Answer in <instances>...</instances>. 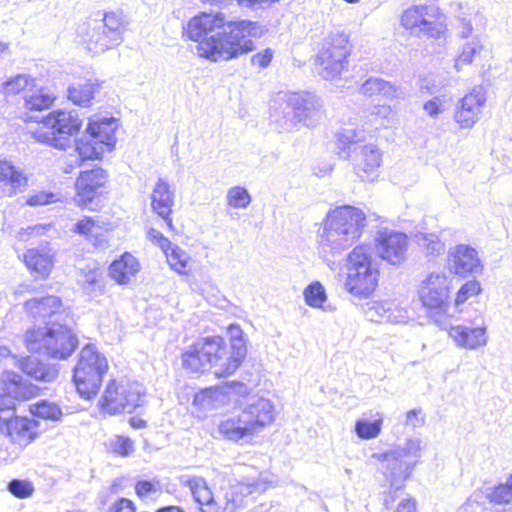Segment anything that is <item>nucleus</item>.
<instances>
[{
  "instance_id": "2",
  "label": "nucleus",
  "mask_w": 512,
  "mask_h": 512,
  "mask_svg": "<svg viewBox=\"0 0 512 512\" xmlns=\"http://www.w3.org/2000/svg\"><path fill=\"white\" fill-rule=\"evenodd\" d=\"M229 333L230 348L220 336L197 340L182 353L183 368L193 374L211 370L218 378L233 374L245 359L247 348L239 326L231 325Z\"/></svg>"
},
{
  "instance_id": "1",
  "label": "nucleus",
  "mask_w": 512,
  "mask_h": 512,
  "mask_svg": "<svg viewBox=\"0 0 512 512\" xmlns=\"http://www.w3.org/2000/svg\"><path fill=\"white\" fill-rule=\"evenodd\" d=\"M189 39L197 42L196 53L213 62L228 61L254 49L250 36L262 33L257 22L230 20L224 13H201L184 29Z\"/></svg>"
},
{
  "instance_id": "17",
  "label": "nucleus",
  "mask_w": 512,
  "mask_h": 512,
  "mask_svg": "<svg viewBox=\"0 0 512 512\" xmlns=\"http://www.w3.org/2000/svg\"><path fill=\"white\" fill-rule=\"evenodd\" d=\"M373 459L384 463V475L389 481L391 488L399 490L403 483L413 472L417 461L403 460L391 450L384 453H374Z\"/></svg>"
},
{
  "instance_id": "44",
  "label": "nucleus",
  "mask_w": 512,
  "mask_h": 512,
  "mask_svg": "<svg viewBox=\"0 0 512 512\" xmlns=\"http://www.w3.org/2000/svg\"><path fill=\"white\" fill-rule=\"evenodd\" d=\"M167 261L170 267L179 274H185L188 262L190 260L189 254L177 245L167 252Z\"/></svg>"
},
{
  "instance_id": "20",
  "label": "nucleus",
  "mask_w": 512,
  "mask_h": 512,
  "mask_svg": "<svg viewBox=\"0 0 512 512\" xmlns=\"http://www.w3.org/2000/svg\"><path fill=\"white\" fill-rule=\"evenodd\" d=\"M287 105L292 109L294 118L306 126H314L321 117L322 103L311 93H294L287 99Z\"/></svg>"
},
{
  "instance_id": "49",
  "label": "nucleus",
  "mask_w": 512,
  "mask_h": 512,
  "mask_svg": "<svg viewBox=\"0 0 512 512\" xmlns=\"http://www.w3.org/2000/svg\"><path fill=\"white\" fill-rule=\"evenodd\" d=\"M421 443L422 441L419 438H410L407 439L404 446H398L391 449V451L403 460L408 458H418L420 457Z\"/></svg>"
},
{
  "instance_id": "36",
  "label": "nucleus",
  "mask_w": 512,
  "mask_h": 512,
  "mask_svg": "<svg viewBox=\"0 0 512 512\" xmlns=\"http://www.w3.org/2000/svg\"><path fill=\"white\" fill-rule=\"evenodd\" d=\"M376 416L377 418L373 421L359 419L355 422L354 431L360 439L369 440L379 436L383 425V415L377 412Z\"/></svg>"
},
{
  "instance_id": "38",
  "label": "nucleus",
  "mask_w": 512,
  "mask_h": 512,
  "mask_svg": "<svg viewBox=\"0 0 512 512\" xmlns=\"http://www.w3.org/2000/svg\"><path fill=\"white\" fill-rule=\"evenodd\" d=\"M31 413L41 419L59 421L62 416L61 408L47 400H41L30 407Z\"/></svg>"
},
{
  "instance_id": "9",
  "label": "nucleus",
  "mask_w": 512,
  "mask_h": 512,
  "mask_svg": "<svg viewBox=\"0 0 512 512\" xmlns=\"http://www.w3.org/2000/svg\"><path fill=\"white\" fill-rule=\"evenodd\" d=\"M43 126L33 132L37 142L65 150L71 143V136L77 133L82 120L76 110H54L42 120Z\"/></svg>"
},
{
  "instance_id": "56",
  "label": "nucleus",
  "mask_w": 512,
  "mask_h": 512,
  "mask_svg": "<svg viewBox=\"0 0 512 512\" xmlns=\"http://www.w3.org/2000/svg\"><path fill=\"white\" fill-rule=\"evenodd\" d=\"M55 201V195L50 192L41 191L28 198L26 203L29 206H41Z\"/></svg>"
},
{
  "instance_id": "7",
  "label": "nucleus",
  "mask_w": 512,
  "mask_h": 512,
  "mask_svg": "<svg viewBox=\"0 0 512 512\" xmlns=\"http://www.w3.org/2000/svg\"><path fill=\"white\" fill-rule=\"evenodd\" d=\"M346 268V291L359 298L372 294L378 285L379 269L366 247L356 246L348 254Z\"/></svg>"
},
{
  "instance_id": "54",
  "label": "nucleus",
  "mask_w": 512,
  "mask_h": 512,
  "mask_svg": "<svg viewBox=\"0 0 512 512\" xmlns=\"http://www.w3.org/2000/svg\"><path fill=\"white\" fill-rule=\"evenodd\" d=\"M371 114L382 119L383 121L381 122V125L383 126H388L395 118V113L391 107L387 105L374 106L371 110Z\"/></svg>"
},
{
  "instance_id": "39",
  "label": "nucleus",
  "mask_w": 512,
  "mask_h": 512,
  "mask_svg": "<svg viewBox=\"0 0 512 512\" xmlns=\"http://www.w3.org/2000/svg\"><path fill=\"white\" fill-rule=\"evenodd\" d=\"M366 316L373 322H394L396 318L392 313V303L388 301L372 303L366 310Z\"/></svg>"
},
{
  "instance_id": "14",
  "label": "nucleus",
  "mask_w": 512,
  "mask_h": 512,
  "mask_svg": "<svg viewBox=\"0 0 512 512\" xmlns=\"http://www.w3.org/2000/svg\"><path fill=\"white\" fill-rule=\"evenodd\" d=\"M449 279L445 273L432 272L422 280L419 297L422 304L429 309L443 310L449 297Z\"/></svg>"
},
{
  "instance_id": "12",
  "label": "nucleus",
  "mask_w": 512,
  "mask_h": 512,
  "mask_svg": "<svg viewBox=\"0 0 512 512\" xmlns=\"http://www.w3.org/2000/svg\"><path fill=\"white\" fill-rule=\"evenodd\" d=\"M351 52L349 37L346 33L336 31L328 34L316 56L318 73L324 79H334L348 65Z\"/></svg>"
},
{
  "instance_id": "48",
  "label": "nucleus",
  "mask_w": 512,
  "mask_h": 512,
  "mask_svg": "<svg viewBox=\"0 0 512 512\" xmlns=\"http://www.w3.org/2000/svg\"><path fill=\"white\" fill-rule=\"evenodd\" d=\"M32 365L36 366L35 371H33V375L31 378L42 381V382H53L58 377L59 371L54 365L45 364L41 361L39 362H30Z\"/></svg>"
},
{
  "instance_id": "22",
  "label": "nucleus",
  "mask_w": 512,
  "mask_h": 512,
  "mask_svg": "<svg viewBox=\"0 0 512 512\" xmlns=\"http://www.w3.org/2000/svg\"><path fill=\"white\" fill-rule=\"evenodd\" d=\"M326 222L353 236H361L365 226L364 212L350 205L339 206L327 214Z\"/></svg>"
},
{
  "instance_id": "25",
  "label": "nucleus",
  "mask_w": 512,
  "mask_h": 512,
  "mask_svg": "<svg viewBox=\"0 0 512 512\" xmlns=\"http://www.w3.org/2000/svg\"><path fill=\"white\" fill-rule=\"evenodd\" d=\"M150 200L152 211L164 220L169 229H173L171 214L175 204V191L165 179L159 178L157 180L152 189Z\"/></svg>"
},
{
  "instance_id": "19",
  "label": "nucleus",
  "mask_w": 512,
  "mask_h": 512,
  "mask_svg": "<svg viewBox=\"0 0 512 512\" xmlns=\"http://www.w3.org/2000/svg\"><path fill=\"white\" fill-rule=\"evenodd\" d=\"M107 179V172L100 167L82 171L75 182V201L77 204L85 207L91 203L97 197L99 189L105 185Z\"/></svg>"
},
{
  "instance_id": "28",
  "label": "nucleus",
  "mask_w": 512,
  "mask_h": 512,
  "mask_svg": "<svg viewBox=\"0 0 512 512\" xmlns=\"http://www.w3.org/2000/svg\"><path fill=\"white\" fill-rule=\"evenodd\" d=\"M6 374L9 385L6 387L7 392L4 393L3 384L0 383V414L13 410L17 399H25L31 394V391L23 387L21 375L7 371Z\"/></svg>"
},
{
  "instance_id": "10",
  "label": "nucleus",
  "mask_w": 512,
  "mask_h": 512,
  "mask_svg": "<svg viewBox=\"0 0 512 512\" xmlns=\"http://www.w3.org/2000/svg\"><path fill=\"white\" fill-rule=\"evenodd\" d=\"M107 370V359L95 346L87 344L82 348L73 371V381L82 398L90 399L97 394Z\"/></svg>"
},
{
  "instance_id": "16",
  "label": "nucleus",
  "mask_w": 512,
  "mask_h": 512,
  "mask_svg": "<svg viewBox=\"0 0 512 512\" xmlns=\"http://www.w3.org/2000/svg\"><path fill=\"white\" fill-rule=\"evenodd\" d=\"M14 410L0 414V431L12 442L27 445L37 435V423L27 417L14 416Z\"/></svg>"
},
{
  "instance_id": "52",
  "label": "nucleus",
  "mask_w": 512,
  "mask_h": 512,
  "mask_svg": "<svg viewBox=\"0 0 512 512\" xmlns=\"http://www.w3.org/2000/svg\"><path fill=\"white\" fill-rule=\"evenodd\" d=\"M135 492L141 499H146L161 492V484L158 480H140L135 485Z\"/></svg>"
},
{
  "instance_id": "41",
  "label": "nucleus",
  "mask_w": 512,
  "mask_h": 512,
  "mask_svg": "<svg viewBox=\"0 0 512 512\" xmlns=\"http://www.w3.org/2000/svg\"><path fill=\"white\" fill-rule=\"evenodd\" d=\"M483 49V45L481 44V41L479 38L474 37L471 41L466 42L455 62V68L457 70H460L461 65H468L471 64L474 60V57L480 53V51Z\"/></svg>"
},
{
  "instance_id": "57",
  "label": "nucleus",
  "mask_w": 512,
  "mask_h": 512,
  "mask_svg": "<svg viewBox=\"0 0 512 512\" xmlns=\"http://www.w3.org/2000/svg\"><path fill=\"white\" fill-rule=\"evenodd\" d=\"M425 423V416L421 409H412L406 414L405 424L414 428L422 427Z\"/></svg>"
},
{
  "instance_id": "47",
  "label": "nucleus",
  "mask_w": 512,
  "mask_h": 512,
  "mask_svg": "<svg viewBox=\"0 0 512 512\" xmlns=\"http://www.w3.org/2000/svg\"><path fill=\"white\" fill-rule=\"evenodd\" d=\"M32 365L36 366L35 371H33V375L31 378L42 381V382H53L58 377L59 371L54 365L45 364L41 361L39 362H30Z\"/></svg>"
},
{
  "instance_id": "55",
  "label": "nucleus",
  "mask_w": 512,
  "mask_h": 512,
  "mask_svg": "<svg viewBox=\"0 0 512 512\" xmlns=\"http://www.w3.org/2000/svg\"><path fill=\"white\" fill-rule=\"evenodd\" d=\"M273 55L274 51L271 48H266L251 57V64L260 68H266L271 63Z\"/></svg>"
},
{
  "instance_id": "50",
  "label": "nucleus",
  "mask_w": 512,
  "mask_h": 512,
  "mask_svg": "<svg viewBox=\"0 0 512 512\" xmlns=\"http://www.w3.org/2000/svg\"><path fill=\"white\" fill-rule=\"evenodd\" d=\"M34 85V80L25 74H18L17 76L7 80L3 89L6 94H17L29 86Z\"/></svg>"
},
{
  "instance_id": "40",
  "label": "nucleus",
  "mask_w": 512,
  "mask_h": 512,
  "mask_svg": "<svg viewBox=\"0 0 512 512\" xmlns=\"http://www.w3.org/2000/svg\"><path fill=\"white\" fill-rule=\"evenodd\" d=\"M486 497L490 503L499 505L510 503L512 500V474L505 483H500L499 485L489 489Z\"/></svg>"
},
{
  "instance_id": "60",
  "label": "nucleus",
  "mask_w": 512,
  "mask_h": 512,
  "mask_svg": "<svg viewBox=\"0 0 512 512\" xmlns=\"http://www.w3.org/2000/svg\"><path fill=\"white\" fill-rule=\"evenodd\" d=\"M39 362L40 360H38L37 358L35 357H32V356H28V357H25V358H22L20 360H18L17 362V365L19 367V369L25 373L27 376H29L30 378L32 377L33 375V371H35V368L36 366L32 365L30 362Z\"/></svg>"
},
{
  "instance_id": "34",
  "label": "nucleus",
  "mask_w": 512,
  "mask_h": 512,
  "mask_svg": "<svg viewBox=\"0 0 512 512\" xmlns=\"http://www.w3.org/2000/svg\"><path fill=\"white\" fill-rule=\"evenodd\" d=\"M97 226L91 217H83L74 225L73 231L79 235L85 236L88 240L93 241L95 246L105 247L107 244L104 234L98 233Z\"/></svg>"
},
{
  "instance_id": "8",
  "label": "nucleus",
  "mask_w": 512,
  "mask_h": 512,
  "mask_svg": "<svg viewBox=\"0 0 512 512\" xmlns=\"http://www.w3.org/2000/svg\"><path fill=\"white\" fill-rule=\"evenodd\" d=\"M116 128L114 117H91L85 134L75 140V150L80 161L98 159L104 152L111 151L116 144Z\"/></svg>"
},
{
  "instance_id": "18",
  "label": "nucleus",
  "mask_w": 512,
  "mask_h": 512,
  "mask_svg": "<svg viewBox=\"0 0 512 512\" xmlns=\"http://www.w3.org/2000/svg\"><path fill=\"white\" fill-rule=\"evenodd\" d=\"M448 268L460 276L475 275L482 271V263L475 248L458 244L448 252Z\"/></svg>"
},
{
  "instance_id": "27",
  "label": "nucleus",
  "mask_w": 512,
  "mask_h": 512,
  "mask_svg": "<svg viewBox=\"0 0 512 512\" xmlns=\"http://www.w3.org/2000/svg\"><path fill=\"white\" fill-rule=\"evenodd\" d=\"M448 334L458 347L469 350H476L483 347L488 341L485 326L468 327L464 325H451Z\"/></svg>"
},
{
  "instance_id": "24",
  "label": "nucleus",
  "mask_w": 512,
  "mask_h": 512,
  "mask_svg": "<svg viewBox=\"0 0 512 512\" xmlns=\"http://www.w3.org/2000/svg\"><path fill=\"white\" fill-rule=\"evenodd\" d=\"M24 307L35 322L44 323L45 326L50 321L60 322L65 316L61 311V299L54 295L30 299Z\"/></svg>"
},
{
  "instance_id": "37",
  "label": "nucleus",
  "mask_w": 512,
  "mask_h": 512,
  "mask_svg": "<svg viewBox=\"0 0 512 512\" xmlns=\"http://www.w3.org/2000/svg\"><path fill=\"white\" fill-rule=\"evenodd\" d=\"M54 100L55 97L45 89H39L24 96L25 107L30 112L49 109Z\"/></svg>"
},
{
  "instance_id": "13",
  "label": "nucleus",
  "mask_w": 512,
  "mask_h": 512,
  "mask_svg": "<svg viewBox=\"0 0 512 512\" xmlns=\"http://www.w3.org/2000/svg\"><path fill=\"white\" fill-rule=\"evenodd\" d=\"M439 15V8L433 4L413 5L403 12L401 24L420 37L439 40L447 33L446 25L438 21Z\"/></svg>"
},
{
  "instance_id": "21",
  "label": "nucleus",
  "mask_w": 512,
  "mask_h": 512,
  "mask_svg": "<svg viewBox=\"0 0 512 512\" xmlns=\"http://www.w3.org/2000/svg\"><path fill=\"white\" fill-rule=\"evenodd\" d=\"M486 102V96L481 87H475L466 94L457 104L454 115L455 121L461 128L467 129L474 126L479 120L481 110Z\"/></svg>"
},
{
  "instance_id": "33",
  "label": "nucleus",
  "mask_w": 512,
  "mask_h": 512,
  "mask_svg": "<svg viewBox=\"0 0 512 512\" xmlns=\"http://www.w3.org/2000/svg\"><path fill=\"white\" fill-rule=\"evenodd\" d=\"M26 266L42 277L48 276L53 266L52 256L41 249L32 248L24 254Z\"/></svg>"
},
{
  "instance_id": "45",
  "label": "nucleus",
  "mask_w": 512,
  "mask_h": 512,
  "mask_svg": "<svg viewBox=\"0 0 512 512\" xmlns=\"http://www.w3.org/2000/svg\"><path fill=\"white\" fill-rule=\"evenodd\" d=\"M418 243L428 256L439 255L444 251V244L441 242L438 235L433 233L422 234L418 238Z\"/></svg>"
},
{
  "instance_id": "43",
  "label": "nucleus",
  "mask_w": 512,
  "mask_h": 512,
  "mask_svg": "<svg viewBox=\"0 0 512 512\" xmlns=\"http://www.w3.org/2000/svg\"><path fill=\"white\" fill-rule=\"evenodd\" d=\"M251 200L248 190L241 186L231 187L226 195L227 205L237 209L247 208Z\"/></svg>"
},
{
  "instance_id": "29",
  "label": "nucleus",
  "mask_w": 512,
  "mask_h": 512,
  "mask_svg": "<svg viewBox=\"0 0 512 512\" xmlns=\"http://www.w3.org/2000/svg\"><path fill=\"white\" fill-rule=\"evenodd\" d=\"M194 500L203 512H219L222 508L207 485L206 480L200 476L190 477L185 481Z\"/></svg>"
},
{
  "instance_id": "5",
  "label": "nucleus",
  "mask_w": 512,
  "mask_h": 512,
  "mask_svg": "<svg viewBox=\"0 0 512 512\" xmlns=\"http://www.w3.org/2000/svg\"><path fill=\"white\" fill-rule=\"evenodd\" d=\"M79 28V35L94 53H103L120 45L125 31L124 14L122 11L101 12L95 14Z\"/></svg>"
},
{
  "instance_id": "61",
  "label": "nucleus",
  "mask_w": 512,
  "mask_h": 512,
  "mask_svg": "<svg viewBox=\"0 0 512 512\" xmlns=\"http://www.w3.org/2000/svg\"><path fill=\"white\" fill-rule=\"evenodd\" d=\"M18 359L11 354L10 350L6 346H0V367L3 366L5 369L9 365H17Z\"/></svg>"
},
{
  "instance_id": "30",
  "label": "nucleus",
  "mask_w": 512,
  "mask_h": 512,
  "mask_svg": "<svg viewBox=\"0 0 512 512\" xmlns=\"http://www.w3.org/2000/svg\"><path fill=\"white\" fill-rule=\"evenodd\" d=\"M102 83L97 79L73 83L67 89V97L75 105L88 107L92 105L95 95L100 92Z\"/></svg>"
},
{
  "instance_id": "59",
  "label": "nucleus",
  "mask_w": 512,
  "mask_h": 512,
  "mask_svg": "<svg viewBox=\"0 0 512 512\" xmlns=\"http://www.w3.org/2000/svg\"><path fill=\"white\" fill-rule=\"evenodd\" d=\"M423 109L429 116L435 118L443 111L442 101L440 98L434 97L433 99L424 103Z\"/></svg>"
},
{
  "instance_id": "11",
  "label": "nucleus",
  "mask_w": 512,
  "mask_h": 512,
  "mask_svg": "<svg viewBox=\"0 0 512 512\" xmlns=\"http://www.w3.org/2000/svg\"><path fill=\"white\" fill-rule=\"evenodd\" d=\"M146 402V390L138 382L110 380L101 396V409L110 415L132 413Z\"/></svg>"
},
{
  "instance_id": "62",
  "label": "nucleus",
  "mask_w": 512,
  "mask_h": 512,
  "mask_svg": "<svg viewBox=\"0 0 512 512\" xmlns=\"http://www.w3.org/2000/svg\"><path fill=\"white\" fill-rule=\"evenodd\" d=\"M108 512H135L134 504L127 498L119 499Z\"/></svg>"
},
{
  "instance_id": "63",
  "label": "nucleus",
  "mask_w": 512,
  "mask_h": 512,
  "mask_svg": "<svg viewBox=\"0 0 512 512\" xmlns=\"http://www.w3.org/2000/svg\"><path fill=\"white\" fill-rule=\"evenodd\" d=\"M98 281V273L95 270H90L83 276V279L80 280L84 289L91 291L94 289L95 284Z\"/></svg>"
},
{
  "instance_id": "23",
  "label": "nucleus",
  "mask_w": 512,
  "mask_h": 512,
  "mask_svg": "<svg viewBox=\"0 0 512 512\" xmlns=\"http://www.w3.org/2000/svg\"><path fill=\"white\" fill-rule=\"evenodd\" d=\"M360 237L347 234L345 231L333 227L325 221L321 234L319 235V249L325 256L341 255L343 251L350 248Z\"/></svg>"
},
{
  "instance_id": "26",
  "label": "nucleus",
  "mask_w": 512,
  "mask_h": 512,
  "mask_svg": "<svg viewBox=\"0 0 512 512\" xmlns=\"http://www.w3.org/2000/svg\"><path fill=\"white\" fill-rule=\"evenodd\" d=\"M28 178L24 171L11 162L0 161V197H12L26 190Z\"/></svg>"
},
{
  "instance_id": "53",
  "label": "nucleus",
  "mask_w": 512,
  "mask_h": 512,
  "mask_svg": "<svg viewBox=\"0 0 512 512\" xmlns=\"http://www.w3.org/2000/svg\"><path fill=\"white\" fill-rule=\"evenodd\" d=\"M481 291V287L478 281L470 280L461 286L457 292L455 304L460 305L464 303L469 297L477 295Z\"/></svg>"
},
{
  "instance_id": "3",
  "label": "nucleus",
  "mask_w": 512,
  "mask_h": 512,
  "mask_svg": "<svg viewBox=\"0 0 512 512\" xmlns=\"http://www.w3.org/2000/svg\"><path fill=\"white\" fill-rule=\"evenodd\" d=\"M275 410L266 398L253 399L245 409L228 415L218 424L219 434L232 442L247 441L274 421Z\"/></svg>"
},
{
  "instance_id": "31",
  "label": "nucleus",
  "mask_w": 512,
  "mask_h": 512,
  "mask_svg": "<svg viewBox=\"0 0 512 512\" xmlns=\"http://www.w3.org/2000/svg\"><path fill=\"white\" fill-rule=\"evenodd\" d=\"M138 260L130 253H124L113 261L109 267V275L119 284H127L131 277L139 271Z\"/></svg>"
},
{
  "instance_id": "64",
  "label": "nucleus",
  "mask_w": 512,
  "mask_h": 512,
  "mask_svg": "<svg viewBox=\"0 0 512 512\" xmlns=\"http://www.w3.org/2000/svg\"><path fill=\"white\" fill-rule=\"evenodd\" d=\"M459 36L461 38H468L473 30L471 20L466 17H459Z\"/></svg>"
},
{
  "instance_id": "15",
  "label": "nucleus",
  "mask_w": 512,
  "mask_h": 512,
  "mask_svg": "<svg viewBox=\"0 0 512 512\" xmlns=\"http://www.w3.org/2000/svg\"><path fill=\"white\" fill-rule=\"evenodd\" d=\"M375 247L378 255L389 262L397 265L405 260L408 247L406 234L389 229H381L375 238Z\"/></svg>"
},
{
  "instance_id": "35",
  "label": "nucleus",
  "mask_w": 512,
  "mask_h": 512,
  "mask_svg": "<svg viewBox=\"0 0 512 512\" xmlns=\"http://www.w3.org/2000/svg\"><path fill=\"white\" fill-rule=\"evenodd\" d=\"M223 398L224 393L221 388L209 387L194 395L193 405L209 410L216 408L219 404L223 403Z\"/></svg>"
},
{
  "instance_id": "51",
  "label": "nucleus",
  "mask_w": 512,
  "mask_h": 512,
  "mask_svg": "<svg viewBox=\"0 0 512 512\" xmlns=\"http://www.w3.org/2000/svg\"><path fill=\"white\" fill-rule=\"evenodd\" d=\"M109 447L114 453L124 457L134 452V442L125 436H115L110 439Z\"/></svg>"
},
{
  "instance_id": "6",
  "label": "nucleus",
  "mask_w": 512,
  "mask_h": 512,
  "mask_svg": "<svg viewBox=\"0 0 512 512\" xmlns=\"http://www.w3.org/2000/svg\"><path fill=\"white\" fill-rule=\"evenodd\" d=\"M363 133L355 129H344L337 136L338 155L353 163L356 174L363 180L376 171L382 162L381 152L376 145H363Z\"/></svg>"
},
{
  "instance_id": "42",
  "label": "nucleus",
  "mask_w": 512,
  "mask_h": 512,
  "mask_svg": "<svg viewBox=\"0 0 512 512\" xmlns=\"http://www.w3.org/2000/svg\"><path fill=\"white\" fill-rule=\"evenodd\" d=\"M303 295L306 304L313 308H321L327 299L324 286L318 281L308 285L305 288Z\"/></svg>"
},
{
  "instance_id": "32",
  "label": "nucleus",
  "mask_w": 512,
  "mask_h": 512,
  "mask_svg": "<svg viewBox=\"0 0 512 512\" xmlns=\"http://www.w3.org/2000/svg\"><path fill=\"white\" fill-rule=\"evenodd\" d=\"M360 93L369 97L382 95L390 99L403 97V92L399 87L378 77L368 78L361 85Z\"/></svg>"
},
{
  "instance_id": "58",
  "label": "nucleus",
  "mask_w": 512,
  "mask_h": 512,
  "mask_svg": "<svg viewBox=\"0 0 512 512\" xmlns=\"http://www.w3.org/2000/svg\"><path fill=\"white\" fill-rule=\"evenodd\" d=\"M458 512H485V506L477 500L476 495H473L458 509Z\"/></svg>"
},
{
  "instance_id": "46",
  "label": "nucleus",
  "mask_w": 512,
  "mask_h": 512,
  "mask_svg": "<svg viewBox=\"0 0 512 512\" xmlns=\"http://www.w3.org/2000/svg\"><path fill=\"white\" fill-rule=\"evenodd\" d=\"M7 490L14 497L19 499H25L32 496L34 492V485L29 480L12 479L7 485Z\"/></svg>"
},
{
  "instance_id": "4",
  "label": "nucleus",
  "mask_w": 512,
  "mask_h": 512,
  "mask_svg": "<svg viewBox=\"0 0 512 512\" xmlns=\"http://www.w3.org/2000/svg\"><path fill=\"white\" fill-rule=\"evenodd\" d=\"M26 346L32 353H38L54 359H66L78 346V339L66 323L47 322V326L28 330L25 335Z\"/></svg>"
}]
</instances>
